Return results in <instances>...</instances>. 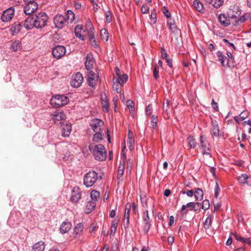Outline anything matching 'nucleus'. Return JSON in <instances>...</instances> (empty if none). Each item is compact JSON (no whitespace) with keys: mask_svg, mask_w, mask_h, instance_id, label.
I'll return each mask as SVG.
<instances>
[{"mask_svg":"<svg viewBox=\"0 0 251 251\" xmlns=\"http://www.w3.org/2000/svg\"><path fill=\"white\" fill-rule=\"evenodd\" d=\"M48 16L45 12H40L37 14H32L28 16L25 19L24 26L28 30L35 27L42 28L47 24Z\"/></svg>","mask_w":251,"mask_h":251,"instance_id":"1","label":"nucleus"},{"mask_svg":"<svg viewBox=\"0 0 251 251\" xmlns=\"http://www.w3.org/2000/svg\"><path fill=\"white\" fill-rule=\"evenodd\" d=\"M89 150L96 160L101 161L106 159V151L103 145L91 143L89 146Z\"/></svg>","mask_w":251,"mask_h":251,"instance_id":"2","label":"nucleus"},{"mask_svg":"<svg viewBox=\"0 0 251 251\" xmlns=\"http://www.w3.org/2000/svg\"><path fill=\"white\" fill-rule=\"evenodd\" d=\"M199 141V146L201 151L202 154L208 155L211 157V146L207 138L205 136L201 135L200 136Z\"/></svg>","mask_w":251,"mask_h":251,"instance_id":"3","label":"nucleus"},{"mask_svg":"<svg viewBox=\"0 0 251 251\" xmlns=\"http://www.w3.org/2000/svg\"><path fill=\"white\" fill-rule=\"evenodd\" d=\"M69 99L64 95H57L53 96L50 100V104L54 107H59L67 104Z\"/></svg>","mask_w":251,"mask_h":251,"instance_id":"4","label":"nucleus"},{"mask_svg":"<svg viewBox=\"0 0 251 251\" xmlns=\"http://www.w3.org/2000/svg\"><path fill=\"white\" fill-rule=\"evenodd\" d=\"M98 179V174L95 171H89L84 177V184L87 187L92 186Z\"/></svg>","mask_w":251,"mask_h":251,"instance_id":"5","label":"nucleus"},{"mask_svg":"<svg viewBox=\"0 0 251 251\" xmlns=\"http://www.w3.org/2000/svg\"><path fill=\"white\" fill-rule=\"evenodd\" d=\"M116 75L113 77V82L118 83L121 85H124L127 80V75L126 74L121 75L120 70L118 68H116Z\"/></svg>","mask_w":251,"mask_h":251,"instance_id":"6","label":"nucleus"},{"mask_svg":"<svg viewBox=\"0 0 251 251\" xmlns=\"http://www.w3.org/2000/svg\"><path fill=\"white\" fill-rule=\"evenodd\" d=\"M25 5L24 7V13L27 15H31V14L34 12L38 7V5L36 1L28 2L25 1Z\"/></svg>","mask_w":251,"mask_h":251,"instance_id":"7","label":"nucleus"},{"mask_svg":"<svg viewBox=\"0 0 251 251\" xmlns=\"http://www.w3.org/2000/svg\"><path fill=\"white\" fill-rule=\"evenodd\" d=\"M197 210L198 209L196 208V206L194 203L193 202H189L186 204L182 205L180 210V212L182 216L184 217L187 216L189 211H194L197 212Z\"/></svg>","mask_w":251,"mask_h":251,"instance_id":"8","label":"nucleus"},{"mask_svg":"<svg viewBox=\"0 0 251 251\" xmlns=\"http://www.w3.org/2000/svg\"><path fill=\"white\" fill-rule=\"evenodd\" d=\"M54 24L55 27L57 28H62L66 25L67 20L66 16H64L61 14L57 15L53 19Z\"/></svg>","mask_w":251,"mask_h":251,"instance_id":"9","label":"nucleus"},{"mask_svg":"<svg viewBox=\"0 0 251 251\" xmlns=\"http://www.w3.org/2000/svg\"><path fill=\"white\" fill-rule=\"evenodd\" d=\"M142 218L144 223L143 231L145 233H147L149 232L151 226V219L149 215L148 210H145L143 211Z\"/></svg>","mask_w":251,"mask_h":251,"instance_id":"10","label":"nucleus"},{"mask_svg":"<svg viewBox=\"0 0 251 251\" xmlns=\"http://www.w3.org/2000/svg\"><path fill=\"white\" fill-rule=\"evenodd\" d=\"M66 48L63 46H57L54 47L52 50L53 56L57 58L60 59L63 57L66 53Z\"/></svg>","mask_w":251,"mask_h":251,"instance_id":"11","label":"nucleus"},{"mask_svg":"<svg viewBox=\"0 0 251 251\" xmlns=\"http://www.w3.org/2000/svg\"><path fill=\"white\" fill-rule=\"evenodd\" d=\"M83 77L82 74L78 72L73 75L71 81V85L75 88L79 87L82 83Z\"/></svg>","mask_w":251,"mask_h":251,"instance_id":"12","label":"nucleus"},{"mask_svg":"<svg viewBox=\"0 0 251 251\" xmlns=\"http://www.w3.org/2000/svg\"><path fill=\"white\" fill-rule=\"evenodd\" d=\"M15 13L14 8L10 7L4 11L1 16V20L4 22H7L10 21L13 17Z\"/></svg>","mask_w":251,"mask_h":251,"instance_id":"13","label":"nucleus"},{"mask_svg":"<svg viewBox=\"0 0 251 251\" xmlns=\"http://www.w3.org/2000/svg\"><path fill=\"white\" fill-rule=\"evenodd\" d=\"M90 126L94 132H100L103 126V122L100 119H95L91 121Z\"/></svg>","mask_w":251,"mask_h":251,"instance_id":"14","label":"nucleus"},{"mask_svg":"<svg viewBox=\"0 0 251 251\" xmlns=\"http://www.w3.org/2000/svg\"><path fill=\"white\" fill-rule=\"evenodd\" d=\"M87 76V81L88 84L92 87H95L96 85L97 81L95 79L96 76V74L92 71H88Z\"/></svg>","mask_w":251,"mask_h":251,"instance_id":"15","label":"nucleus"},{"mask_svg":"<svg viewBox=\"0 0 251 251\" xmlns=\"http://www.w3.org/2000/svg\"><path fill=\"white\" fill-rule=\"evenodd\" d=\"M95 60L91 54H88L86 56L85 67L88 71H92L93 69Z\"/></svg>","mask_w":251,"mask_h":251,"instance_id":"16","label":"nucleus"},{"mask_svg":"<svg viewBox=\"0 0 251 251\" xmlns=\"http://www.w3.org/2000/svg\"><path fill=\"white\" fill-rule=\"evenodd\" d=\"M79 189H72L71 200L73 202H77L81 198V194Z\"/></svg>","mask_w":251,"mask_h":251,"instance_id":"17","label":"nucleus"},{"mask_svg":"<svg viewBox=\"0 0 251 251\" xmlns=\"http://www.w3.org/2000/svg\"><path fill=\"white\" fill-rule=\"evenodd\" d=\"M72 227V224L68 220L63 222L60 226V230L61 233L65 234L68 232Z\"/></svg>","mask_w":251,"mask_h":251,"instance_id":"18","label":"nucleus"},{"mask_svg":"<svg viewBox=\"0 0 251 251\" xmlns=\"http://www.w3.org/2000/svg\"><path fill=\"white\" fill-rule=\"evenodd\" d=\"M66 119V115L63 112H56L52 114V119L55 123L58 121H61Z\"/></svg>","mask_w":251,"mask_h":251,"instance_id":"19","label":"nucleus"},{"mask_svg":"<svg viewBox=\"0 0 251 251\" xmlns=\"http://www.w3.org/2000/svg\"><path fill=\"white\" fill-rule=\"evenodd\" d=\"M212 127H211V131L212 133V135L215 137H218L220 135V129L219 126L216 121H212Z\"/></svg>","mask_w":251,"mask_h":251,"instance_id":"20","label":"nucleus"},{"mask_svg":"<svg viewBox=\"0 0 251 251\" xmlns=\"http://www.w3.org/2000/svg\"><path fill=\"white\" fill-rule=\"evenodd\" d=\"M96 201L93 200L88 201L86 204L85 212L86 214H89L96 207Z\"/></svg>","mask_w":251,"mask_h":251,"instance_id":"21","label":"nucleus"},{"mask_svg":"<svg viewBox=\"0 0 251 251\" xmlns=\"http://www.w3.org/2000/svg\"><path fill=\"white\" fill-rule=\"evenodd\" d=\"M72 131V125L70 123L66 124L62 128V135L63 137H69Z\"/></svg>","mask_w":251,"mask_h":251,"instance_id":"22","label":"nucleus"},{"mask_svg":"<svg viewBox=\"0 0 251 251\" xmlns=\"http://www.w3.org/2000/svg\"><path fill=\"white\" fill-rule=\"evenodd\" d=\"M218 20L222 25L225 26H228L230 24L229 19L225 14H220L218 16Z\"/></svg>","mask_w":251,"mask_h":251,"instance_id":"23","label":"nucleus"},{"mask_svg":"<svg viewBox=\"0 0 251 251\" xmlns=\"http://www.w3.org/2000/svg\"><path fill=\"white\" fill-rule=\"evenodd\" d=\"M83 230V225L80 223L78 224L75 227L74 234L75 238H78L80 236Z\"/></svg>","mask_w":251,"mask_h":251,"instance_id":"24","label":"nucleus"},{"mask_svg":"<svg viewBox=\"0 0 251 251\" xmlns=\"http://www.w3.org/2000/svg\"><path fill=\"white\" fill-rule=\"evenodd\" d=\"M45 249V243L42 241L37 242L32 247L33 251H44Z\"/></svg>","mask_w":251,"mask_h":251,"instance_id":"25","label":"nucleus"},{"mask_svg":"<svg viewBox=\"0 0 251 251\" xmlns=\"http://www.w3.org/2000/svg\"><path fill=\"white\" fill-rule=\"evenodd\" d=\"M83 30V26L81 25H77L75 28V34L77 38L80 39L81 41H84L85 38L81 33V30Z\"/></svg>","mask_w":251,"mask_h":251,"instance_id":"26","label":"nucleus"},{"mask_svg":"<svg viewBox=\"0 0 251 251\" xmlns=\"http://www.w3.org/2000/svg\"><path fill=\"white\" fill-rule=\"evenodd\" d=\"M101 100L103 111L108 112L109 111V103L106 97L102 96Z\"/></svg>","mask_w":251,"mask_h":251,"instance_id":"27","label":"nucleus"},{"mask_svg":"<svg viewBox=\"0 0 251 251\" xmlns=\"http://www.w3.org/2000/svg\"><path fill=\"white\" fill-rule=\"evenodd\" d=\"M216 54L219 60L221 62L222 65L224 67H226L225 62L226 60H227V57L223 54L222 52L221 51H218Z\"/></svg>","mask_w":251,"mask_h":251,"instance_id":"28","label":"nucleus"},{"mask_svg":"<svg viewBox=\"0 0 251 251\" xmlns=\"http://www.w3.org/2000/svg\"><path fill=\"white\" fill-rule=\"evenodd\" d=\"M22 27V25L20 23H15L13 24L10 28V30L12 34H15L18 33Z\"/></svg>","mask_w":251,"mask_h":251,"instance_id":"29","label":"nucleus"},{"mask_svg":"<svg viewBox=\"0 0 251 251\" xmlns=\"http://www.w3.org/2000/svg\"><path fill=\"white\" fill-rule=\"evenodd\" d=\"M11 48L15 51L19 50L22 49L21 43L19 40H15L12 42Z\"/></svg>","mask_w":251,"mask_h":251,"instance_id":"30","label":"nucleus"},{"mask_svg":"<svg viewBox=\"0 0 251 251\" xmlns=\"http://www.w3.org/2000/svg\"><path fill=\"white\" fill-rule=\"evenodd\" d=\"M193 6L195 8L201 13L203 12V7L202 4L199 0H195L193 2Z\"/></svg>","mask_w":251,"mask_h":251,"instance_id":"31","label":"nucleus"},{"mask_svg":"<svg viewBox=\"0 0 251 251\" xmlns=\"http://www.w3.org/2000/svg\"><path fill=\"white\" fill-rule=\"evenodd\" d=\"M123 222L124 228L125 229L128 228L129 225V214H128L127 212H125L124 218Z\"/></svg>","mask_w":251,"mask_h":251,"instance_id":"32","label":"nucleus"},{"mask_svg":"<svg viewBox=\"0 0 251 251\" xmlns=\"http://www.w3.org/2000/svg\"><path fill=\"white\" fill-rule=\"evenodd\" d=\"M249 178V176L246 174H242L241 176L238 177V180L239 182L242 184L247 183Z\"/></svg>","mask_w":251,"mask_h":251,"instance_id":"33","label":"nucleus"},{"mask_svg":"<svg viewBox=\"0 0 251 251\" xmlns=\"http://www.w3.org/2000/svg\"><path fill=\"white\" fill-rule=\"evenodd\" d=\"M187 141L188 146L190 148L194 149L196 147L197 143L196 142V140L193 137H188L187 139Z\"/></svg>","mask_w":251,"mask_h":251,"instance_id":"34","label":"nucleus"},{"mask_svg":"<svg viewBox=\"0 0 251 251\" xmlns=\"http://www.w3.org/2000/svg\"><path fill=\"white\" fill-rule=\"evenodd\" d=\"M195 199L197 201H201L203 198V192L202 189H196L194 192Z\"/></svg>","mask_w":251,"mask_h":251,"instance_id":"35","label":"nucleus"},{"mask_svg":"<svg viewBox=\"0 0 251 251\" xmlns=\"http://www.w3.org/2000/svg\"><path fill=\"white\" fill-rule=\"evenodd\" d=\"M66 16V18L68 22L72 23L75 19V14L74 12L71 10H68L67 11V14Z\"/></svg>","mask_w":251,"mask_h":251,"instance_id":"36","label":"nucleus"},{"mask_svg":"<svg viewBox=\"0 0 251 251\" xmlns=\"http://www.w3.org/2000/svg\"><path fill=\"white\" fill-rule=\"evenodd\" d=\"M100 195V192L95 189H93L90 194L92 200L95 201H98V199L99 198Z\"/></svg>","mask_w":251,"mask_h":251,"instance_id":"37","label":"nucleus"},{"mask_svg":"<svg viewBox=\"0 0 251 251\" xmlns=\"http://www.w3.org/2000/svg\"><path fill=\"white\" fill-rule=\"evenodd\" d=\"M100 36L102 41L106 42L108 39V33L105 29H101L100 30Z\"/></svg>","mask_w":251,"mask_h":251,"instance_id":"38","label":"nucleus"},{"mask_svg":"<svg viewBox=\"0 0 251 251\" xmlns=\"http://www.w3.org/2000/svg\"><path fill=\"white\" fill-rule=\"evenodd\" d=\"M209 2L213 6L218 8L223 4L224 1L223 0H209Z\"/></svg>","mask_w":251,"mask_h":251,"instance_id":"39","label":"nucleus"},{"mask_svg":"<svg viewBox=\"0 0 251 251\" xmlns=\"http://www.w3.org/2000/svg\"><path fill=\"white\" fill-rule=\"evenodd\" d=\"M123 85H121L120 84L118 83H116L115 82H113V89L115 90L117 93H120L122 90V87Z\"/></svg>","mask_w":251,"mask_h":251,"instance_id":"40","label":"nucleus"},{"mask_svg":"<svg viewBox=\"0 0 251 251\" xmlns=\"http://www.w3.org/2000/svg\"><path fill=\"white\" fill-rule=\"evenodd\" d=\"M124 165L123 164H121L119 165L118 167V175L117 177L119 179L121 178L123 176V175L124 174Z\"/></svg>","mask_w":251,"mask_h":251,"instance_id":"41","label":"nucleus"},{"mask_svg":"<svg viewBox=\"0 0 251 251\" xmlns=\"http://www.w3.org/2000/svg\"><path fill=\"white\" fill-rule=\"evenodd\" d=\"M211 224V216L209 215L206 219L204 224L203 227L205 229H208Z\"/></svg>","mask_w":251,"mask_h":251,"instance_id":"42","label":"nucleus"},{"mask_svg":"<svg viewBox=\"0 0 251 251\" xmlns=\"http://www.w3.org/2000/svg\"><path fill=\"white\" fill-rule=\"evenodd\" d=\"M226 67H228L231 68H233L235 66V62L234 61L233 56L232 58H227V62L226 63Z\"/></svg>","mask_w":251,"mask_h":251,"instance_id":"43","label":"nucleus"},{"mask_svg":"<svg viewBox=\"0 0 251 251\" xmlns=\"http://www.w3.org/2000/svg\"><path fill=\"white\" fill-rule=\"evenodd\" d=\"M126 106L128 108L130 113L134 111V107L133 106V102L131 100H128L126 103Z\"/></svg>","mask_w":251,"mask_h":251,"instance_id":"44","label":"nucleus"},{"mask_svg":"<svg viewBox=\"0 0 251 251\" xmlns=\"http://www.w3.org/2000/svg\"><path fill=\"white\" fill-rule=\"evenodd\" d=\"M134 144H135V141L134 139H127V145L128 146V147L130 151H132L134 149Z\"/></svg>","mask_w":251,"mask_h":251,"instance_id":"45","label":"nucleus"},{"mask_svg":"<svg viewBox=\"0 0 251 251\" xmlns=\"http://www.w3.org/2000/svg\"><path fill=\"white\" fill-rule=\"evenodd\" d=\"M210 203L208 200H205L202 201L201 205V208L204 210H207L209 208Z\"/></svg>","mask_w":251,"mask_h":251,"instance_id":"46","label":"nucleus"},{"mask_svg":"<svg viewBox=\"0 0 251 251\" xmlns=\"http://www.w3.org/2000/svg\"><path fill=\"white\" fill-rule=\"evenodd\" d=\"M95 134L93 136V141L94 142H98L99 141L102 140V135L100 132H95Z\"/></svg>","mask_w":251,"mask_h":251,"instance_id":"47","label":"nucleus"},{"mask_svg":"<svg viewBox=\"0 0 251 251\" xmlns=\"http://www.w3.org/2000/svg\"><path fill=\"white\" fill-rule=\"evenodd\" d=\"M151 127L153 128H155L156 127L157 125V121H158L157 117L153 115L151 116Z\"/></svg>","mask_w":251,"mask_h":251,"instance_id":"48","label":"nucleus"},{"mask_svg":"<svg viewBox=\"0 0 251 251\" xmlns=\"http://www.w3.org/2000/svg\"><path fill=\"white\" fill-rule=\"evenodd\" d=\"M118 221L116 220H114L113 221L111 227V233H115L116 231L117 227L118 226Z\"/></svg>","mask_w":251,"mask_h":251,"instance_id":"49","label":"nucleus"},{"mask_svg":"<svg viewBox=\"0 0 251 251\" xmlns=\"http://www.w3.org/2000/svg\"><path fill=\"white\" fill-rule=\"evenodd\" d=\"M249 115V113L247 111H243L239 115V117L240 118V121H243L246 119Z\"/></svg>","mask_w":251,"mask_h":251,"instance_id":"50","label":"nucleus"},{"mask_svg":"<svg viewBox=\"0 0 251 251\" xmlns=\"http://www.w3.org/2000/svg\"><path fill=\"white\" fill-rule=\"evenodd\" d=\"M169 27L173 33H176L177 32V28L175 24L171 25V22L169 23Z\"/></svg>","mask_w":251,"mask_h":251,"instance_id":"51","label":"nucleus"},{"mask_svg":"<svg viewBox=\"0 0 251 251\" xmlns=\"http://www.w3.org/2000/svg\"><path fill=\"white\" fill-rule=\"evenodd\" d=\"M149 10H150V8L147 5H143L141 7V12L143 14L148 13Z\"/></svg>","mask_w":251,"mask_h":251,"instance_id":"52","label":"nucleus"},{"mask_svg":"<svg viewBox=\"0 0 251 251\" xmlns=\"http://www.w3.org/2000/svg\"><path fill=\"white\" fill-rule=\"evenodd\" d=\"M161 57L163 59H166V58H167L168 54L165 49L163 47H162L161 48Z\"/></svg>","mask_w":251,"mask_h":251,"instance_id":"53","label":"nucleus"},{"mask_svg":"<svg viewBox=\"0 0 251 251\" xmlns=\"http://www.w3.org/2000/svg\"><path fill=\"white\" fill-rule=\"evenodd\" d=\"M91 46L94 48L95 49H98L99 48V44L96 41V40H93L91 41H90Z\"/></svg>","mask_w":251,"mask_h":251,"instance_id":"54","label":"nucleus"},{"mask_svg":"<svg viewBox=\"0 0 251 251\" xmlns=\"http://www.w3.org/2000/svg\"><path fill=\"white\" fill-rule=\"evenodd\" d=\"M152 106L151 105H149L146 108V114L147 115H150L152 112Z\"/></svg>","mask_w":251,"mask_h":251,"instance_id":"55","label":"nucleus"},{"mask_svg":"<svg viewBox=\"0 0 251 251\" xmlns=\"http://www.w3.org/2000/svg\"><path fill=\"white\" fill-rule=\"evenodd\" d=\"M233 235L237 241L242 242L243 240H244V238L238 235L237 233H233Z\"/></svg>","mask_w":251,"mask_h":251,"instance_id":"56","label":"nucleus"},{"mask_svg":"<svg viewBox=\"0 0 251 251\" xmlns=\"http://www.w3.org/2000/svg\"><path fill=\"white\" fill-rule=\"evenodd\" d=\"M169 105V101L167 100L166 102H164L163 104V111L167 112H168V109Z\"/></svg>","mask_w":251,"mask_h":251,"instance_id":"57","label":"nucleus"},{"mask_svg":"<svg viewBox=\"0 0 251 251\" xmlns=\"http://www.w3.org/2000/svg\"><path fill=\"white\" fill-rule=\"evenodd\" d=\"M247 19V17L246 16V15H243L239 19H238V20L236 21V22H240L241 23H242L244 22Z\"/></svg>","mask_w":251,"mask_h":251,"instance_id":"58","label":"nucleus"},{"mask_svg":"<svg viewBox=\"0 0 251 251\" xmlns=\"http://www.w3.org/2000/svg\"><path fill=\"white\" fill-rule=\"evenodd\" d=\"M211 104L212 108L216 111H218L219 109L218 103L215 101L214 99H212Z\"/></svg>","mask_w":251,"mask_h":251,"instance_id":"59","label":"nucleus"},{"mask_svg":"<svg viewBox=\"0 0 251 251\" xmlns=\"http://www.w3.org/2000/svg\"><path fill=\"white\" fill-rule=\"evenodd\" d=\"M153 76L156 79L159 77V71L157 70L156 67H155L153 70Z\"/></svg>","mask_w":251,"mask_h":251,"instance_id":"60","label":"nucleus"},{"mask_svg":"<svg viewBox=\"0 0 251 251\" xmlns=\"http://www.w3.org/2000/svg\"><path fill=\"white\" fill-rule=\"evenodd\" d=\"M163 13L167 18H169L170 17V13L165 7H163Z\"/></svg>","mask_w":251,"mask_h":251,"instance_id":"61","label":"nucleus"},{"mask_svg":"<svg viewBox=\"0 0 251 251\" xmlns=\"http://www.w3.org/2000/svg\"><path fill=\"white\" fill-rule=\"evenodd\" d=\"M243 243L247 244L251 246V238H244V240L242 242Z\"/></svg>","mask_w":251,"mask_h":251,"instance_id":"62","label":"nucleus"},{"mask_svg":"<svg viewBox=\"0 0 251 251\" xmlns=\"http://www.w3.org/2000/svg\"><path fill=\"white\" fill-rule=\"evenodd\" d=\"M131 206L132 207L133 212L134 214H136V213H138V206L135 204L134 202L132 203Z\"/></svg>","mask_w":251,"mask_h":251,"instance_id":"63","label":"nucleus"},{"mask_svg":"<svg viewBox=\"0 0 251 251\" xmlns=\"http://www.w3.org/2000/svg\"><path fill=\"white\" fill-rule=\"evenodd\" d=\"M131 207V205L130 203H127L126 205L125 212H127V213L130 214Z\"/></svg>","mask_w":251,"mask_h":251,"instance_id":"64","label":"nucleus"}]
</instances>
